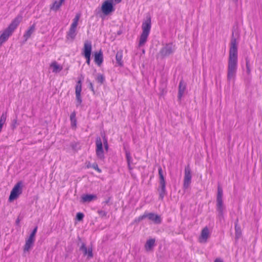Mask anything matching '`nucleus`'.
I'll use <instances>...</instances> for the list:
<instances>
[{
    "label": "nucleus",
    "mask_w": 262,
    "mask_h": 262,
    "mask_svg": "<svg viewBox=\"0 0 262 262\" xmlns=\"http://www.w3.org/2000/svg\"><path fill=\"white\" fill-rule=\"evenodd\" d=\"M237 43L235 38L231 40L229 55L228 61L227 80L234 81L237 69Z\"/></svg>",
    "instance_id": "f257e3e1"
},
{
    "label": "nucleus",
    "mask_w": 262,
    "mask_h": 262,
    "mask_svg": "<svg viewBox=\"0 0 262 262\" xmlns=\"http://www.w3.org/2000/svg\"><path fill=\"white\" fill-rule=\"evenodd\" d=\"M151 27V18L150 16H147L146 17V19L143 21L142 25V33L139 38L138 44L139 47H141L144 46L146 42L150 33Z\"/></svg>",
    "instance_id": "f03ea898"
},
{
    "label": "nucleus",
    "mask_w": 262,
    "mask_h": 262,
    "mask_svg": "<svg viewBox=\"0 0 262 262\" xmlns=\"http://www.w3.org/2000/svg\"><path fill=\"white\" fill-rule=\"evenodd\" d=\"M80 17V14H77L73 20V22L70 26L69 31L67 33L66 38L67 40L73 41L77 35V27L78 26V21Z\"/></svg>",
    "instance_id": "7ed1b4c3"
},
{
    "label": "nucleus",
    "mask_w": 262,
    "mask_h": 262,
    "mask_svg": "<svg viewBox=\"0 0 262 262\" xmlns=\"http://www.w3.org/2000/svg\"><path fill=\"white\" fill-rule=\"evenodd\" d=\"M16 28V22L14 20L10 25L0 33V45L5 42Z\"/></svg>",
    "instance_id": "20e7f679"
},
{
    "label": "nucleus",
    "mask_w": 262,
    "mask_h": 262,
    "mask_svg": "<svg viewBox=\"0 0 262 262\" xmlns=\"http://www.w3.org/2000/svg\"><path fill=\"white\" fill-rule=\"evenodd\" d=\"M158 173L160 183V188L159 189V196L161 199H163L166 193V182L163 173V170L161 167H159L158 168Z\"/></svg>",
    "instance_id": "39448f33"
},
{
    "label": "nucleus",
    "mask_w": 262,
    "mask_h": 262,
    "mask_svg": "<svg viewBox=\"0 0 262 262\" xmlns=\"http://www.w3.org/2000/svg\"><path fill=\"white\" fill-rule=\"evenodd\" d=\"M175 51V46L172 43L166 44L160 51V55L162 58L167 57L173 53Z\"/></svg>",
    "instance_id": "423d86ee"
},
{
    "label": "nucleus",
    "mask_w": 262,
    "mask_h": 262,
    "mask_svg": "<svg viewBox=\"0 0 262 262\" xmlns=\"http://www.w3.org/2000/svg\"><path fill=\"white\" fill-rule=\"evenodd\" d=\"M101 11L104 15H108L114 11L115 9L112 1H105L102 4Z\"/></svg>",
    "instance_id": "0eeeda50"
},
{
    "label": "nucleus",
    "mask_w": 262,
    "mask_h": 262,
    "mask_svg": "<svg viewBox=\"0 0 262 262\" xmlns=\"http://www.w3.org/2000/svg\"><path fill=\"white\" fill-rule=\"evenodd\" d=\"M191 171L189 165L185 167L184 170V178L183 182V187L184 189H187L191 182Z\"/></svg>",
    "instance_id": "6e6552de"
},
{
    "label": "nucleus",
    "mask_w": 262,
    "mask_h": 262,
    "mask_svg": "<svg viewBox=\"0 0 262 262\" xmlns=\"http://www.w3.org/2000/svg\"><path fill=\"white\" fill-rule=\"evenodd\" d=\"M96 154L97 158L100 160L104 159V151L102 147V143L101 139L100 137H97L96 140Z\"/></svg>",
    "instance_id": "1a4fd4ad"
},
{
    "label": "nucleus",
    "mask_w": 262,
    "mask_h": 262,
    "mask_svg": "<svg viewBox=\"0 0 262 262\" xmlns=\"http://www.w3.org/2000/svg\"><path fill=\"white\" fill-rule=\"evenodd\" d=\"M210 232L207 227H204L201 231V234L199 237V242L200 243L204 244L207 242L210 236Z\"/></svg>",
    "instance_id": "9d476101"
},
{
    "label": "nucleus",
    "mask_w": 262,
    "mask_h": 262,
    "mask_svg": "<svg viewBox=\"0 0 262 262\" xmlns=\"http://www.w3.org/2000/svg\"><path fill=\"white\" fill-rule=\"evenodd\" d=\"M35 241V240L29 237L26 239L23 249V254L24 256H26L30 253V251L33 247Z\"/></svg>",
    "instance_id": "9b49d317"
},
{
    "label": "nucleus",
    "mask_w": 262,
    "mask_h": 262,
    "mask_svg": "<svg viewBox=\"0 0 262 262\" xmlns=\"http://www.w3.org/2000/svg\"><path fill=\"white\" fill-rule=\"evenodd\" d=\"M82 90V84L81 80H79L77 82V84L75 88V94H76V98L77 102V106L80 105L82 102V99L81 98V92Z\"/></svg>",
    "instance_id": "f8f14e48"
},
{
    "label": "nucleus",
    "mask_w": 262,
    "mask_h": 262,
    "mask_svg": "<svg viewBox=\"0 0 262 262\" xmlns=\"http://www.w3.org/2000/svg\"><path fill=\"white\" fill-rule=\"evenodd\" d=\"M146 218L155 224H159L162 221L160 216L154 213L146 212Z\"/></svg>",
    "instance_id": "ddd939ff"
},
{
    "label": "nucleus",
    "mask_w": 262,
    "mask_h": 262,
    "mask_svg": "<svg viewBox=\"0 0 262 262\" xmlns=\"http://www.w3.org/2000/svg\"><path fill=\"white\" fill-rule=\"evenodd\" d=\"M92 52V44L89 41H86L84 44L83 53L84 56H91Z\"/></svg>",
    "instance_id": "4468645a"
},
{
    "label": "nucleus",
    "mask_w": 262,
    "mask_h": 262,
    "mask_svg": "<svg viewBox=\"0 0 262 262\" xmlns=\"http://www.w3.org/2000/svg\"><path fill=\"white\" fill-rule=\"evenodd\" d=\"M50 68L52 69V72L54 73H58L63 69L62 66L58 64L55 61L50 64Z\"/></svg>",
    "instance_id": "2eb2a0df"
},
{
    "label": "nucleus",
    "mask_w": 262,
    "mask_h": 262,
    "mask_svg": "<svg viewBox=\"0 0 262 262\" xmlns=\"http://www.w3.org/2000/svg\"><path fill=\"white\" fill-rule=\"evenodd\" d=\"M225 207L223 204V202H216V210L220 216L222 217L224 214V211Z\"/></svg>",
    "instance_id": "dca6fc26"
},
{
    "label": "nucleus",
    "mask_w": 262,
    "mask_h": 262,
    "mask_svg": "<svg viewBox=\"0 0 262 262\" xmlns=\"http://www.w3.org/2000/svg\"><path fill=\"white\" fill-rule=\"evenodd\" d=\"M65 0H59V1H55L53 4L50 6V10L57 11L64 3Z\"/></svg>",
    "instance_id": "f3484780"
},
{
    "label": "nucleus",
    "mask_w": 262,
    "mask_h": 262,
    "mask_svg": "<svg viewBox=\"0 0 262 262\" xmlns=\"http://www.w3.org/2000/svg\"><path fill=\"white\" fill-rule=\"evenodd\" d=\"M94 60L98 66H100L103 62V55L101 51L95 53Z\"/></svg>",
    "instance_id": "a211bd4d"
},
{
    "label": "nucleus",
    "mask_w": 262,
    "mask_h": 262,
    "mask_svg": "<svg viewBox=\"0 0 262 262\" xmlns=\"http://www.w3.org/2000/svg\"><path fill=\"white\" fill-rule=\"evenodd\" d=\"M186 89L185 84L183 81H180L179 85L178 98L181 99L183 96Z\"/></svg>",
    "instance_id": "6ab92c4d"
},
{
    "label": "nucleus",
    "mask_w": 262,
    "mask_h": 262,
    "mask_svg": "<svg viewBox=\"0 0 262 262\" xmlns=\"http://www.w3.org/2000/svg\"><path fill=\"white\" fill-rule=\"evenodd\" d=\"M155 240L154 239H149L147 240L145 245V248L146 251H149L152 250L155 246Z\"/></svg>",
    "instance_id": "aec40b11"
},
{
    "label": "nucleus",
    "mask_w": 262,
    "mask_h": 262,
    "mask_svg": "<svg viewBox=\"0 0 262 262\" xmlns=\"http://www.w3.org/2000/svg\"><path fill=\"white\" fill-rule=\"evenodd\" d=\"M122 57H123V53L122 51H118L116 53V60L117 63L119 66H123V61H122Z\"/></svg>",
    "instance_id": "412c9836"
},
{
    "label": "nucleus",
    "mask_w": 262,
    "mask_h": 262,
    "mask_svg": "<svg viewBox=\"0 0 262 262\" xmlns=\"http://www.w3.org/2000/svg\"><path fill=\"white\" fill-rule=\"evenodd\" d=\"M96 199V195L94 194H86L82 196V201L83 202H90Z\"/></svg>",
    "instance_id": "4be33fe9"
},
{
    "label": "nucleus",
    "mask_w": 262,
    "mask_h": 262,
    "mask_svg": "<svg viewBox=\"0 0 262 262\" xmlns=\"http://www.w3.org/2000/svg\"><path fill=\"white\" fill-rule=\"evenodd\" d=\"M125 155L127 162L128 168L130 170H131L132 169H133V167L132 166V165L133 164L132 158L130 156L129 152L128 151H126Z\"/></svg>",
    "instance_id": "5701e85b"
},
{
    "label": "nucleus",
    "mask_w": 262,
    "mask_h": 262,
    "mask_svg": "<svg viewBox=\"0 0 262 262\" xmlns=\"http://www.w3.org/2000/svg\"><path fill=\"white\" fill-rule=\"evenodd\" d=\"M16 199V184L13 187L9 198V201L11 202Z\"/></svg>",
    "instance_id": "b1692460"
},
{
    "label": "nucleus",
    "mask_w": 262,
    "mask_h": 262,
    "mask_svg": "<svg viewBox=\"0 0 262 262\" xmlns=\"http://www.w3.org/2000/svg\"><path fill=\"white\" fill-rule=\"evenodd\" d=\"M223 191L222 187L220 186L217 187V193L216 196V202H223Z\"/></svg>",
    "instance_id": "393cba45"
},
{
    "label": "nucleus",
    "mask_w": 262,
    "mask_h": 262,
    "mask_svg": "<svg viewBox=\"0 0 262 262\" xmlns=\"http://www.w3.org/2000/svg\"><path fill=\"white\" fill-rule=\"evenodd\" d=\"M35 30V27L34 25L30 27V28L27 31L26 33L24 34V37L25 38V40H27L31 36V35L34 32Z\"/></svg>",
    "instance_id": "a878e982"
},
{
    "label": "nucleus",
    "mask_w": 262,
    "mask_h": 262,
    "mask_svg": "<svg viewBox=\"0 0 262 262\" xmlns=\"http://www.w3.org/2000/svg\"><path fill=\"white\" fill-rule=\"evenodd\" d=\"M235 238L236 239H239L242 236V230L239 226L237 225V223H236L235 225Z\"/></svg>",
    "instance_id": "bb28decb"
},
{
    "label": "nucleus",
    "mask_w": 262,
    "mask_h": 262,
    "mask_svg": "<svg viewBox=\"0 0 262 262\" xmlns=\"http://www.w3.org/2000/svg\"><path fill=\"white\" fill-rule=\"evenodd\" d=\"M70 120L71 122V126L75 127L76 126V113L73 112L70 115Z\"/></svg>",
    "instance_id": "cd10ccee"
},
{
    "label": "nucleus",
    "mask_w": 262,
    "mask_h": 262,
    "mask_svg": "<svg viewBox=\"0 0 262 262\" xmlns=\"http://www.w3.org/2000/svg\"><path fill=\"white\" fill-rule=\"evenodd\" d=\"M6 117L5 115L3 114L0 119V132H1L2 127L5 123Z\"/></svg>",
    "instance_id": "c85d7f7f"
},
{
    "label": "nucleus",
    "mask_w": 262,
    "mask_h": 262,
    "mask_svg": "<svg viewBox=\"0 0 262 262\" xmlns=\"http://www.w3.org/2000/svg\"><path fill=\"white\" fill-rule=\"evenodd\" d=\"M96 80L99 83L102 84L104 81V77L102 74H98L96 77Z\"/></svg>",
    "instance_id": "c756f323"
},
{
    "label": "nucleus",
    "mask_w": 262,
    "mask_h": 262,
    "mask_svg": "<svg viewBox=\"0 0 262 262\" xmlns=\"http://www.w3.org/2000/svg\"><path fill=\"white\" fill-rule=\"evenodd\" d=\"M17 196L22 193V183L21 182H17Z\"/></svg>",
    "instance_id": "7c9ffc66"
},
{
    "label": "nucleus",
    "mask_w": 262,
    "mask_h": 262,
    "mask_svg": "<svg viewBox=\"0 0 262 262\" xmlns=\"http://www.w3.org/2000/svg\"><path fill=\"white\" fill-rule=\"evenodd\" d=\"M37 230V227H36L30 234L29 238L35 240V235Z\"/></svg>",
    "instance_id": "2f4dec72"
},
{
    "label": "nucleus",
    "mask_w": 262,
    "mask_h": 262,
    "mask_svg": "<svg viewBox=\"0 0 262 262\" xmlns=\"http://www.w3.org/2000/svg\"><path fill=\"white\" fill-rule=\"evenodd\" d=\"M146 218V212H145L142 215L139 216L138 218L135 220V222L136 223H139L141 222L142 220Z\"/></svg>",
    "instance_id": "473e14b6"
},
{
    "label": "nucleus",
    "mask_w": 262,
    "mask_h": 262,
    "mask_svg": "<svg viewBox=\"0 0 262 262\" xmlns=\"http://www.w3.org/2000/svg\"><path fill=\"white\" fill-rule=\"evenodd\" d=\"M80 249V250H81L83 252L84 255H86L87 254V250L88 249H87L85 245L84 244H83L81 245Z\"/></svg>",
    "instance_id": "72a5a7b5"
},
{
    "label": "nucleus",
    "mask_w": 262,
    "mask_h": 262,
    "mask_svg": "<svg viewBox=\"0 0 262 262\" xmlns=\"http://www.w3.org/2000/svg\"><path fill=\"white\" fill-rule=\"evenodd\" d=\"M91 167L97 170L98 172L100 173L101 172V170L98 167L97 164L96 163H93Z\"/></svg>",
    "instance_id": "f704fd0d"
},
{
    "label": "nucleus",
    "mask_w": 262,
    "mask_h": 262,
    "mask_svg": "<svg viewBox=\"0 0 262 262\" xmlns=\"http://www.w3.org/2000/svg\"><path fill=\"white\" fill-rule=\"evenodd\" d=\"M98 213L99 215L101 217H104L106 216L107 215V212L105 211L101 210L98 211Z\"/></svg>",
    "instance_id": "c9c22d12"
},
{
    "label": "nucleus",
    "mask_w": 262,
    "mask_h": 262,
    "mask_svg": "<svg viewBox=\"0 0 262 262\" xmlns=\"http://www.w3.org/2000/svg\"><path fill=\"white\" fill-rule=\"evenodd\" d=\"M83 217H84V215L82 213L79 212V213H77L76 214V218H77V220H78V221L82 220Z\"/></svg>",
    "instance_id": "e433bc0d"
},
{
    "label": "nucleus",
    "mask_w": 262,
    "mask_h": 262,
    "mask_svg": "<svg viewBox=\"0 0 262 262\" xmlns=\"http://www.w3.org/2000/svg\"><path fill=\"white\" fill-rule=\"evenodd\" d=\"M246 72L248 75L250 74L251 72V70L249 66V61H248L247 60H246Z\"/></svg>",
    "instance_id": "4c0bfd02"
},
{
    "label": "nucleus",
    "mask_w": 262,
    "mask_h": 262,
    "mask_svg": "<svg viewBox=\"0 0 262 262\" xmlns=\"http://www.w3.org/2000/svg\"><path fill=\"white\" fill-rule=\"evenodd\" d=\"M88 257H93V253L92 249H89L87 250V254Z\"/></svg>",
    "instance_id": "58836bf2"
},
{
    "label": "nucleus",
    "mask_w": 262,
    "mask_h": 262,
    "mask_svg": "<svg viewBox=\"0 0 262 262\" xmlns=\"http://www.w3.org/2000/svg\"><path fill=\"white\" fill-rule=\"evenodd\" d=\"M104 148L107 151L108 149V145L107 142V140L105 138H104Z\"/></svg>",
    "instance_id": "ea45409f"
},
{
    "label": "nucleus",
    "mask_w": 262,
    "mask_h": 262,
    "mask_svg": "<svg viewBox=\"0 0 262 262\" xmlns=\"http://www.w3.org/2000/svg\"><path fill=\"white\" fill-rule=\"evenodd\" d=\"M84 57L86 58V63L88 65H90V60H91V56H84Z\"/></svg>",
    "instance_id": "a19ab883"
},
{
    "label": "nucleus",
    "mask_w": 262,
    "mask_h": 262,
    "mask_svg": "<svg viewBox=\"0 0 262 262\" xmlns=\"http://www.w3.org/2000/svg\"><path fill=\"white\" fill-rule=\"evenodd\" d=\"M89 84H90V89L92 91L94 92V86L92 84V83L90 81H89Z\"/></svg>",
    "instance_id": "79ce46f5"
},
{
    "label": "nucleus",
    "mask_w": 262,
    "mask_h": 262,
    "mask_svg": "<svg viewBox=\"0 0 262 262\" xmlns=\"http://www.w3.org/2000/svg\"><path fill=\"white\" fill-rule=\"evenodd\" d=\"M214 262H223V260L220 258H217L215 259Z\"/></svg>",
    "instance_id": "37998d69"
},
{
    "label": "nucleus",
    "mask_w": 262,
    "mask_h": 262,
    "mask_svg": "<svg viewBox=\"0 0 262 262\" xmlns=\"http://www.w3.org/2000/svg\"><path fill=\"white\" fill-rule=\"evenodd\" d=\"M112 2L113 1V0H111ZM122 0H113V1H114L116 4H118L119 3H120L121 2Z\"/></svg>",
    "instance_id": "c03bdc74"
},
{
    "label": "nucleus",
    "mask_w": 262,
    "mask_h": 262,
    "mask_svg": "<svg viewBox=\"0 0 262 262\" xmlns=\"http://www.w3.org/2000/svg\"><path fill=\"white\" fill-rule=\"evenodd\" d=\"M234 2H237L238 0H232Z\"/></svg>",
    "instance_id": "a18cd8bd"
}]
</instances>
